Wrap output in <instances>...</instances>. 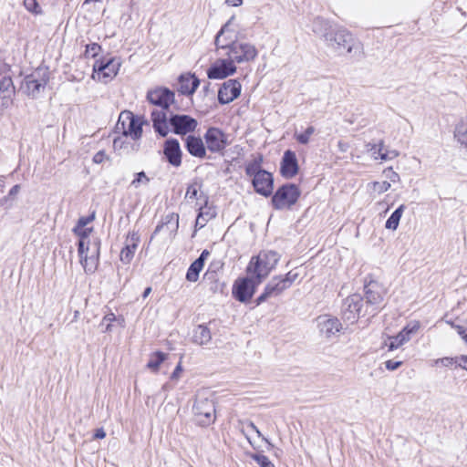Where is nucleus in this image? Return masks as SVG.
Masks as SVG:
<instances>
[{
  "instance_id": "obj_1",
  "label": "nucleus",
  "mask_w": 467,
  "mask_h": 467,
  "mask_svg": "<svg viewBox=\"0 0 467 467\" xmlns=\"http://www.w3.org/2000/svg\"><path fill=\"white\" fill-rule=\"evenodd\" d=\"M147 100L160 109H153L150 113V119L154 131L161 137H166L168 129V112L170 106L175 101V94L170 88L158 87L147 92Z\"/></svg>"
},
{
  "instance_id": "obj_2",
  "label": "nucleus",
  "mask_w": 467,
  "mask_h": 467,
  "mask_svg": "<svg viewBox=\"0 0 467 467\" xmlns=\"http://www.w3.org/2000/svg\"><path fill=\"white\" fill-rule=\"evenodd\" d=\"M234 16H232L219 30L215 36V46L217 49H226L227 57L234 63H244L253 61L257 57V49L249 43H242L234 40L228 35L230 33L229 26Z\"/></svg>"
},
{
  "instance_id": "obj_3",
  "label": "nucleus",
  "mask_w": 467,
  "mask_h": 467,
  "mask_svg": "<svg viewBox=\"0 0 467 467\" xmlns=\"http://www.w3.org/2000/svg\"><path fill=\"white\" fill-rule=\"evenodd\" d=\"M324 39L327 46L337 55L348 54L356 58L363 55L362 43L344 27L330 26L324 34Z\"/></svg>"
},
{
  "instance_id": "obj_4",
  "label": "nucleus",
  "mask_w": 467,
  "mask_h": 467,
  "mask_svg": "<svg viewBox=\"0 0 467 467\" xmlns=\"http://www.w3.org/2000/svg\"><path fill=\"white\" fill-rule=\"evenodd\" d=\"M78 256L86 274H93L98 268L100 240L98 235H79Z\"/></svg>"
},
{
  "instance_id": "obj_5",
  "label": "nucleus",
  "mask_w": 467,
  "mask_h": 467,
  "mask_svg": "<svg viewBox=\"0 0 467 467\" xmlns=\"http://www.w3.org/2000/svg\"><path fill=\"white\" fill-rule=\"evenodd\" d=\"M279 260L278 253L272 250L261 251L256 256L251 258L246 272L249 275H256L259 282H262L276 266Z\"/></svg>"
},
{
  "instance_id": "obj_6",
  "label": "nucleus",
  "mask_w": 467,
  "mask_h": 467,
  "mask_svg": "<svg viewBox=\"0 0 467 467\" xmlns=\"http://www.w3.org/2000/svg\"><path fill=\"white\" fill-rule=\"evenodd\" d=\"M145 120L142 117L134 115L129 110H124L119 114L116 130L122 133L124 137H130L137 140L142 136V127Z\"/></svg>"
},
{
  "instance_id": "obj_7",
  "label": "nucleus",
  "mask_w": 467,
  "mask_h": 467,
  "mask_svg": "<svg viewBox=\"0 0 467 467\" xmlns=\"http://www.w3.org/2000/svg\"><path fill=\"white\" fill-rule=\"evenodd\" d=\"M192 411L195 420L200 426H209L216 420L215 404L213 400L209 399L201 393L196 396Z\"/></svg>"
},
{
  "instance_id": "obj_8",
  "label": "nucleus",
  "mask_w": 467,
  "mask_h": 467,
  "mask_svg": "<svg viewBox=\"0 0 467 467\" xmlns=\"http://www.w3.org/2000/svg\"><path fill=\"white\" fill-rule=\"evenodd\" d=\"M49 75L47 67H37L24 78L21 88L27 96L36 99L45 89Z\"/></svg>"
},
{
  "instance_id": "obj_9",
  "label": "nucleus",
  "mask_w": 467,
  "mask_h": 467,
  "mask_svg": "<svg viewBox=\"0 0 467 467\" xmlns=\"http://www.w3.org/2000/svg\"><path fill=\"white\" fill-rule=\"evenodd\" d=\"M300 190L295 183L280 186L272 196V205L275 210L290 209L300 197Z\"/></svg>"
},
{
  "instance_id": "obj_10",
  "label": "nucleus",
  "mask_w": 467,
  "mask_h": 467,
  "mask_svg": "<svg viewBox=\"0 0 467 467\" xmlns=\"http://www.w3.org/2000/svg\"><path fill=\"white\" fill-rule=\"evenodd\" d=\"M207 150L212 153L223 155L227 146L231 144L229 135L217 127H209L203 135Z\"/></svg>"
},
{
  "instance_id": "obj_11",
  "label": "nucleus",
  "mask_w": 467,
  "mask_h": 467,
  "mask_svg": "<svg viewBox=\"0 0 467 467\" xmlns=\"http://www.w3.org/2000/svg\"><path fill=\"white\" fill-rule=\"evenodd\" d=\"M198 126L197 120L190 115H168V129L176 135L184 136L193 132Z\"/></svg>"
},
{
  "instance_id": "obj_12",
  "label": "nucleus",
  "mask_w": 467,
  "mask_h": 467,
  "mask_svg": "<svg viewBox=\"0 0 467 467\" xmlns=\"http://www.w3.org/2000/svg\"><path fill=\"white\" fill-rule=\"evenodd\" d=\"M261 283L256 275L237 280L233 290L234 297L243 303L249 301L254 296L256 286Z\"/></svg>"
},
{
  "instance_id": "obj_13",
  "label": "nucleus",
  "mask_w": 467,
  "mask_h": 467,
  "mask_svg": "<svg viewBox=\"0 0 467 467\" xmlns=\"http://www.w3.org/2000/svg\"><path fill=\"white\" fill-rule=\"evenodd\" d=\"M364 292L366 303L375 309H379L383 303L386 290L384 286L376 280L370 279L368 281V277L365 279Z\"/></svg>"
},
{
  "instance_id": "obj_14",
  "label": "nucleus",
  "mask_w": 467,
  "mask_h": 467,
  "mask_svg": "<svg viewBox=\"0 0 467 467\" xmlns=\"http://www.w3.org/2000/svg\"><path fill=\"white\" fill-rule=\"evenodd\" d=\"M363 298L358 294L348 296L342 304L343 318L350 324L355 323L361 315Z\"/></svg>"
},
{
  "instance_id": "obj_15",
  "label": "nucleus",
  "mask_w": 467,
  "mask_h": 467,
  "mask_svg": "<svg viewBox=\"0 0 467 467\" xmlns=\"http://www.w3.org/2000/svg\"><path fill=\"white\" fill-rule=\"evenodd\" d=\"M236 72L235 65L227 58L218 59L207 70V77L210 79H223Z\"/></svg>"
},
{
  "instance_id": "obj_16",
  "label": "nucleus",
  "mask_w": 467,
  "mask_h": 467,
  "mask_svg": "<svg viewBox=\"0 0 467 467\" xmlns=\"http://www.w3.org/2000/svg\"><path fill=\"white\" fill-rule=\"evenodd\" d=\"M241 83L237 79H228L218 90V102L221 105L229 104L241 94Z\"/></svg>"
},
{
  "instance_id": "obj_17",
  "label": "nucleus",
  "mask_w": 467,
  "mask_h": 467,
  "mask_svg": "<svg viewBox=\"0 0 467 467\" xmlns=\"http://www.w3.org/2000/svg\"><path fill=\"white\" fill-rule=\"evenodd\" d=\"M252 185L256 193L264 197L271 196L274 190L273 174L267 171H262L252 179Z\"/></svg>"
},
{
  "instance_id": "obj_18",
  "label": "nucleus",
  "mask_w": 467,
  "mask_h": 467,
  "mask_svg": "<svg viewBox=\"0 0 467 467\" xmlns=\"http://www.w3.org/2000/svg\"><path fill=\"white\" fill-rule=\"evenodd\" d=\"M16 97V87L11 77H3L0 79V113L9 108Z\"/></svg>"
},
{
  "instance_id": "obj_19",
  "label": "nucleus",
  "mask_w": 467,
  "mask_h": 467,
  "mask_svg": "<svg viewBox=\"0 0 467 467\" xmlns=\"http://www.w3.org/2000/svg\"><path fill=\"white\" fill-rule=\"evenodd\" d=\"M163 155L168 163L171 166H181L182 151L181 150L180 142L177 139L170 138L165 140L163 145Z\"/></svg>"
},
{
  "instance_id": "obj_20",
  "label": "nucleus",
  "mask_w": 467,
  "mask_h": 467,
  "mask_svg": "<svg viewBox=\"0 0 467 467\" xmlns=\"http://www.w3.org/2000/svg\"><path fill=\"white\" fill-rule=\"evenodd\" d=\"M119 67V60L115 57H110L108 59L96 60L93 70L99 75L101 74L104 78H112L118 74Z\"/></svg>"
},
{
  "instance_id": "obj_21",
  "label": "nucleus",
  "mask_w": 467,
  "mask_h": 467,
  "mask_svg": "<svg viewBox=\"0 0 467 467\" xmlns=\"http://www.w3.org/2000/svg\"><path fill=\"white\" fill-rule=\"evenodd\" d=\"M299 170L298 161L296 153L291 150L284 152L280 162V173L285 179L295 177Z\"/></svg>"
},
{
  "instance_id": "obj_22",
  "label": "nucleus",
  "mask_w": 467,
  "mask_h": 467,
  "mask_svg": "<svg viewBox=\"0 0 467 467\" xmlns=\"http://www.w3.org/2000/svg\"><path fill=\"white\" fill-rule=\"evenodd\" d=\"M319 332L326 338H331L337 335L342 329V324L337 317L321 316L317 318Z\"/></svg>"
},
{
  "instance_id": "obj_23",
  "label": "nucleus",
  "mask_w": 467,
  "mask_h": 467,
  "mask_svg": "<svg viewBox=\"0 0 467 467\" xmlns=\"http://www.w3.org/2000/svg\"><path fill=\"white\" fill-rule=\"evenodd\" d=\"M419 325L415 324L413 327H405L397 336L389 337L388 341L385 342V346L389 351L399 348L403 344L408 342L410 338V334L418 330Z\"/></svg>"
},
{
  "instance_id": "obj_24",
  "label": "nucleus",
  "mask_w": 467,
  "mask_h": 467,
  "mask_svg": "<svg viewBox=\"0 0 467 467\" xmlns=\"http://www.w3.org/2000/svg\"><path fill=\"white\" fill-rule=\"evenodd\" d=\"M185 149L193 157L203 159L206 157V144L201 137L189 135L185 139Z\"/></svg>"
},
{
  "instance_id": "obj_25",
  "label": "nucleus",
  "mask_w": 467,
  "mask_h": 467,
  "mask_svg": "<svg viewBox=\"0 0 467 467\" xmlns=\"http://www.w3.org/2000/svg\"><path fill=\"white\" fill-rule=\"evenodd\" d=\"M200 85V80L195 75L187 74L179 77V92L182 95H192Z\"/></svg>"
},
{
  "instance_id": "obj_26",
  "label": "nucleus",
  "mask_w": 467,
  "mask_h": 467,
  "mask_svg": "<svg viewBox=\"0 0 467 467\" xmlns=\"http://www.w3.org/2000/svg\"><path fill=\"white\" fill-rule=\"evenodd\" d=\"M192 340L198 346H205L212 340L210 329L205 325H198L192 332Z\"/></svg>"
},
{
  "instance_id": "obj_27",
  "label": "nucleus",
  "mask_w": 467,
  "mask_h": 467,
  "mask_svg": "<svg viewBox=\"0 0 467 467\" xmlns=\"http://www.w3.org/2000/svg\"><path fill=\"white\" fill-rule=\"evenodd\" d=\"M215 215H216V211L213 207H209V206L205 205L204 207L200 208L199 214L195 221L196 230L202 228L206 224V223L210 219L215 217Z\"/></svg>"
},
{
  "instance_id": "obj_28",
  "label": "nucleus",
  "mask_w": 467,
  "mask_h": 467,
  "mask_svg": "<svg viewBox=\"0 0 467 467\" xmlns=\"http://www.w3.org/2000/svg\"><path fill=\"white\" fill-rule=\"evenodd\" d=\"M136 235H131V239L129 241L127 240L126 245L124 248H122L120 252V260L124 264H129L131 259L133 258L134 252L137 248V242L139 241V238H134Z\"/></svg>"
},
{
  "instance_id": "obj_29",
  "label": "nucleus",
  "mask_w": 467,
  "mask_h": 467,
  "mask_svg": "<svg viewBox=\"0 0 467 467\" xmlns=\"http://www.w3.org/2000/svg\"><path fill=\"white\" fill-rule=\"evenodd\" d=\"M265 288L266 289V294H269L271 296H279L287 289L285 284L281 279V275L274 276Z\"/></svg>"
},
{
  "instance_id": "obj_30",
  "label": "nucleus",
  "mask_w": 467,
  "mask_h": 467,
  "mask_svg": "<svg viewBox=\"0 0 467 467\" xmlns=\"http://www.w3.org/2000/svg\"><path fill=\"white\" fill-rule=\"evenodd\" d=\"M179 226V216L175 214H171L166 216V221L158 225L153 234H158L159 232H170L171 234L176 232Z\"/></svg>"
},
{
  "instance_id": "obj_31",
  "label": "nucleus",
  "mask_w": 467,
  "mask_h": 467,
  "mask_svg": "<svg viewBox=\"0 0 467 467\" xmlns=\"http://www.w3.org/2000/svg\"><path fill=\"white\" fill-rule=\"evenodd\" d=\"M454 137L467 150V117L457 123L454 130Z\"/></svg>"
},
{
  "instance_id": "obj_32",
  "label": "nucleus",
  "mask_w": 467,
  "mask_h": 467,
  "mask_svg": "<svg viewBox=\"0 0 467 467\" xmlns=\"http://www.w3.org/2000/svg\"><path fill=\"white\" fill-rule=\"evenodd\" d=\"M262 162H263V156L259 154L257 157H255L254 160L246 163L245 165V174L249 177H252V179L259 174H261L262 171H265V170L262 169Z\"/></svg>"
},
{
  "instance_id": "obj_33",
  "label": "nucleus",
  "mask_w": 467,
  "mask_h": 467,
  "mask_svg": "<svg viewBox=\"0 0 467 467\" xmlns=\"http://www.w3.org/2000/svg\"><path fill=\"white\" fill-rule=\"evenodd\" d=\"M203 267L202 259H196L187 270L186 279L190 282H196L199 274Z\"/></svg>"
},
{
  "instance_id": "obj_34",
  "label": "nucleus",
  "mask_w": 467,
  "mask_h": 467,
  "mask_svg": "<svg viewBox=\"0 0 467 467\" xmlns=\"http://www.w3.org/2000/svg\"><path fill=\"white\" fill-rule=\"evenodd\" d=\"M95 219V212H92L90 214L87 216H82L78 219L77 224L73 227V234H87V231H91V229L87 228L83 229L89 223H91Z\"/></svg>"
},
{
  "instance_id": "obj_35",
  "label": "nucleus",
  "mask_w": 467,
  "mask_h": 467,
  "mask_svg": "<svg viewBox=\"0 0 467 467\" xmlns=\"http://www.w3.org/2000/svg\"><path fill=\"white\" fill-rule=\"evenodd\" d=\"M404 209H405V206L403 204H401L391 213V215L389 217V219L386 222V224H385L386 228H388L389 230L397 229Z\"/></svg>"
},
{
  "instance_id": "obj_36",
  "label": "nucleus",
  "mask_w": 467,
  "mask_h": 467,
  "mask_svg": "<svg viewBox=\"0 0 467 467\" xmlns=\"http://www.w3.org/2000/svg\"><path fill=\"white\" fill-rule=\"evenodd\" d=\"M166 354L161 351H157L150 356V358L147 364V367L152 370H157L160 365L165 360Z\"/></svg>"
},
{
  "instance_id": "obj_37",
  "label": "nucleus",
  "mask_w": 467,
  "mask_h": 467,
  "mask_svg": "<svg viewBox=\"0 0 467 467\" xmlns=\"http://www.w3.org/2000/svg\"><path fill=\"white\" fill-rule=\"evenodd\" d=\"M250 457L255 461L260 467H275L265 455L260 453H252L250 454Z\"/></svg>"
},
{
  "instance_id": "obj_38",
  "label": "nucleus",
  "mask_w": 467,
  "mask_h": 467,
  "mask_svg": "<svg viewBox=\"0 0 467 467\" xmlns=\"http://www.w3.org/2000/svg\"><path fill=\"white\" fill-rule=\"evenodd\" d=\"M150 182V178L144 171H140L135 174V178L132 180L130 185L134 188H138L141 183L147 184Z\"/></svg>"
},
{
  "instance_id": "obj_39",
  "label": "nucleus",
  "mask_w": 467,
  "mask_h": 467,
  "mask_svg": "<svg viewBox=\"0 0 467 467\" xmlns=\"http://www.w3.org/2000/svg\"><path fill=\"white\" fill-rule=\"evenodd\" d=\"M383 147H384V142H383V140H380L379 143V150H378L379 152H378L377 156L381 161L392 160L398 156V152L396 150H390L391 156H389L388 151L382 152Z\"/></svg>"
},
{
  "instance_id": "obj_40",
  "label": "nucleus",
  "mask_w": 467,
  "mask_h": 467,
  "mask_svg": "<svg viewBox=\"0 0 467 467\" xmlns=\"http://www.w3.org/2000/svg\"><path fill=\"white\" fill-rule=\"evenodd\" d=\"M26 9L33 14L38 15L42 13V9L37 0H24Z\"/></svg>"
},
{
  "instance_id": "obj_41",
  "label": "nucleus",
  "mask_w": 467,
  "mask_h": 467,
  "mask_svg": "<svg viewBox=\"0 0 467 467\" xmlns=\"http://www.w3.org/2000/svg\"><path fill=\"white\" fill-rule=\"evenodd\" d=\"M101 50V47L97 43L88 44L86 47V56H90L91 57H95L98 56L99 51Z\"/></svg>"
},
{
  "instance_id": "obj_42",
  "label": "nucleus",
  "mask_w": 467,
  "mask_h": 467,
  "mask_svg": "<svg viewBox=\"0 0 467 467\" xmlns=\"http://www.w3.org/2000/svg\"><path fill=\"white\" fill-rule=\"evenodd\" d=\"M199 187L197 183H193L188 186L185 198L190 200H194L197 197Z\"/></svg>"
},
{
  "instance_id": "obj_43",
  "label": "nucleus",
  "mask_w": 467,
  "mask_h": 467,
  "mask_svg": "<svg viewBox=\"0 0 467 467\" xmlns=\"http://www.w3.org/2000/svg\"><path fill=\"white\" fill-rule=\"evenodd\" d=\"M297 276V273H293L290 271L285 276H281V279L285 284L286 287L289 288L291 285L296 281Z\"/></svg>"
},
{
  "instance_id": "obj_44",
  "label": "nucleus",
  "mask_w": 467,
  "mask_h": 467,
  "mask_svg": "<svg viewBox=\"0 0 467 467\" xmlns=\"http://www.w3.org/2000/svg\"><path fill=\"white\" fill-rule=\"evenodd\" d=\"M390 188V183L387 181L374 182V190L379 193L387 192Z\"/></svg>"
},
{
  "instance_id": "obj_45",
  "label": "nucleus",
  "mask_w": 467,
  "mask_h": 467,
  "mask_svg": "<svg viewBox=\"0 0 467 467\" xmlns=\"http://www.w3.org/2000/svg\"><path fill=\"white\" fill-rule=\"evenodd\" d=\"M434 363H435V365L441 364L443 367H451L453 364H455V358H450V357H445V358H437L436 360H434Z\"/></svg>"
},
{
  "instance_id": "obj_46",
  "label": "nucleus",
  "mask_w": 467,
  "mask_h": 467,
  "mask_svg": "<svg viewBox=\"0 0 467 467\" xmlns=\"http://www.w3.org/2000/svg\"><path fill=\"white\" fill-rule=\"evenodd\" d=\"M310 135H308L306 131L302 133H296L295 138L300 144H307L310 140Z\"/></svg>"
},
{
  "instance_id": "obj_47",
  "label": "nucleus",
  "mask_w": 467,
  "mask_h": 467,
  "mask_svg": "<svg viewBox=\"0 0 467 467\" xmlns=\"http://www.w3.org/2000/svg\"><path fill=\"white\" fill-rule=\"evenodd\" d=\"M401 364H402L401 361H395V360L389 359L385 362V367L388 370L392 371V370L399 368L401 366Z\"/></svg>"
},
{
  "instance_id": "obj_48",
  "label": "nucleus",
  "mask_w": 467,
  "mask_h": 467,
  "mask_svg": "<svg viewBox=\"0 0 467 467\" xmlns=\"http://www.w3.org/2000/svg\"><path fill=\"white\" fill-rule=\"evenodd\" d=\"M248 427L257 433L258 437H262V439L267 443L269 449L274 447V445L269 441V440L262 435V433L260 432V431L257 429L254 422L249 421Z\"/></svg>"
},
{
  "instance_id": "obj_49",
  "label": "nucleus",
  "mask_w": 467,
  "mask_h": 467,
  "mask_svg": "<svg viewBox=\"0 0 467 467\" xmlns=\"http://www.w3.org/2000/svg\"><path fill=\"white\" fill-rule=\"evenodd\" d=\"M107 159L106 152L104 150H99L93 156V162L97 164L102 163Z\"/></svg>"
},
{
  "instance_id": "obj_50",
  "label": "nucleus",
  "mask_w": 467,
  "mask_h": 467,
  "mask_svg": "<svg viewBox=\"0 0 467 467\" xmlns=\"http://www.w3.org/2000/svg\"><path fill=\"white\" fill-rule=\"evenodd\" d=\"M455 364L462 369L467 370V356L462 355L460 357H456Z\"/></svg>"
},
{
  "instance_id": "obj_51",
  "label": "nucleus",
  "mask_w": 467,
  "mask_h": 467,
  "mask_svg": "<svg viewBox=\"0 0 467 467\" xmlns=\"http://www.w3.org/2000/svg\"><path fill=\"white\" fill-rule=\"evenodd\" d=\"M13 200L5 196L0 200V206L4 207L5 210H9L13 207Z\"/></svg>"
},
{
  "instance_id": "obj_52",
  "label": "nucleus",
  "mask_w": 467,
  "mask_h": 467,
  "mask_svg": "<svg viewBox=\"0 0 467 467\" xmlns=\"http://www.w3.org/2000/svg\"><path fill=\"white\" fill-rule=\"evenodd\" d=\"M366 147H367V150L372 153L374 159L378 160L379 157L377 155H378V152H379L378 151L379 150V145L378 144L368 143Z\"/></svg>"
},
{
  "instance_id": "obj_53",
  "label": "nucleus",
  "mask_w": 467,
  "mask_h": 467,
  "mask_svg": "<svg viewBox=\"0 0 467 467\" xmlns=\"http://www.w3.org/2000/svg\"><path fill=\"white\" fill-rule=\"evenodd\" d=\"M19 191H20V185H18V184L14 185L10 189L8 194L6 195L7 198H10L11 200L14 201L15 196L19 192Z\"/></svg>"
},
{
  "instance_id": "obj_54",
  "label": "nucleus",
  "mask_w": 467,
  "mask_h": 467,
  "mask_svg": "<svg viewBox=\"0 0 467 467\" xmlns=\"http://www.w3.org/2000/svg\"><path fill=\"white\" fill-rule=\"evenodd\" d=\"M182 371V365L181 363H179L175 369L173 370V372L171 373V379H179L180 377V373Z\"/></svg>"
},
{
  "instance_id": "obj_55",
  "label": "nucleus",
  "mask_w": 467,
  "mask_h": 467,
  "mask_svg": "<svg viewBox=\"0 0 467 467\" xmlns=\"http://www.w3.org/2000/svg\"><path fill=\"white\" fill-rule=\"evenodd\" d=\"M268 297H271V296L269 294H266V289L265 288V291L263 292V294L257 297L256 305L257 306L260 305L261 303L265 301Z\"/></svg>"
},
{
  "instance_id": "obj_56",
  "label": "nucleus",
  "mask_w": 467,
  "mask_h": 467,
  "mask_svg": "<svg viewBox=\"0 0 467 467\" xmlns=\"http://www.w3.org/2000/svg\"><path fill=\"white\" fill-rule=\"evenodd\" d=\"M123 144H124V141L122 140L121 138H117V139H114V140H113V147L115 150L122 149Z\"/></svg>"
},
{
  "instance_id": "obj_57",
  "label": "nucleus",
  "mask_w": 467,
  "mask_h": 467,
  "mask_svg": "<svg viewBox=\"0 0 467 467\" xmlns=\"http://www.w3.org/2000/svg\"><path fill=\"white\" fill-rule=\"evenodd\" d=\"M105 436H106V432L104 431V430L102 428L97 429L95 431V433H94L95 439H103V438H105Z\"/></svg>"
},
{
  "instance_id": "obj_58",
  "label": "nucleus",
  "mask_w": 467,
  "mask_h": 467,
  "mask_svg": "<svg viewBox=\"0 0 467 467\" xmlns=\"http://www.w3.org/2000/svg\"><path fill=\"white\" fill-rule=\"evenodd\" d=\"M225 3L231 6H240L243 4V0H226Z\"/></svg>"
},
{
  "instance_id": "obj_59",
  "label": "nucleus",
  "mask_w": 467,
  "mask_h": 467,
  "mask_svg": "<svg viewBox=\"0 0 467 467\" xmlns=\"http://www.w3.org/2000/svg\"><path fill=\"white\" fill-rule=\"evenodd\" d=\"M455 328L457 329L458 334L461 335L462 338H463L464 334H467L465 332V329L461 326H456Z\"/></svg>"
},
{
  "instance_id": "obj_60",
  "label": "nucleus",
  "mask_w": 467,
  "mask_h": 467,
  "mask_svg": "<svg viewBox=\"0 0 467 467\" xmlns=\"http://www.w3.org/2000/svg\"><path fill=\"white\" fill-rule=\"evenodd\" d=\"M308 135L312 136L315 132V128L313 126H309L305 130Z\"/></svg>"
},
{
  "instance_id": "obj_61",
  "label": "nucleus",
  "mask_w": 467,
  "mask_h": 467,
  "mask_svg": "<svg viewBox=\"0 0 467 467\" xmlns=\"http://www.w3.org/2000/svg\"><path fill=\"white\" fill-rule=\"evenodd\" d=\"M208 254L209 252L204 250L197 259H202V263L204 264V259Z\"/></svg>"
},
{
  "instance_id": "obj_62",
  "label": "nucleus",
  "mask_w": 467,
  "mask_h": 467,
  "mask_svg": "<svg viewBox=\"0 0 467 467\" xmlns=\"http://www.w3.org/2000/svg\"><path fill=\"white\" fill-rule=\"evenodd\" d=\"M150 292H151V287H150V286H149V287H147V288L144 290L143 294H142V297H143V298H146V297L150 295Z\"/></svg>"
},
{
  "instance_id": "obj_63",
  "label": "nucleus",
  "mask_w": 467,
  "mask_h": 467,
  "mask_svg": "<svg viewBox=\"0 0 467 467\" xmlns=\"http://www.w3.org/2000/svg\"><path fill=\"white\" fill-rule=\"evenodd\" d=\"M4 187H5L4 178L0 177V192L3 191Z\"/></svg>"
},
{
  "instance_id": "obj_64",
  "label": "nucleus",
  "mask_w": 467,
  "mask_h": 467,
  "mask_svg": "<svg viewBox=\"0 0 467 467\" xmlns=\"http://www.w3.org/2000/svg\"><path fill=\"white\" fill-rule=\"evenodd\" d=\"M398 177H399L398 173H396V172H392V176L390 177V180H391L392 182H395V179H396V178H398Z\"/></svg>"
}]
</instances>
